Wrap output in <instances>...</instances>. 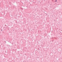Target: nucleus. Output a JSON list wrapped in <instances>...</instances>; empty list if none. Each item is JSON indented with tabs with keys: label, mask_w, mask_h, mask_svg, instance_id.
<instances>
[{
	"label": "nucleus",
	"mask_w": 62,
	"mask_h": 62,
	"mask_svg": "<svg viewBox=\"0 0 62 62\" xmlns=\"http://www.w3.org/2000/svg\"><path fill=\"white\" fill-rule=\"evenodd\" d=\"M1 30V31H2L3 30Z\"/></svg>",
	"instance_id": "f03ea898"
},
{
	"label": "nucleus",
	"mask_w": 62,
	"mask_h": 62,
	"mask_svg": "<svg viewBox=\"0 0 62 62\" xmlns=\"http://www.w3.org/2000/svg\"><path fill=\"white\" fill-rule=\"evenodd\" d=\"M5 42H6V41H5Z\"/></svg>",
	"instance_id": "7ed1b4c3"
},
{
	"label": "nucleus",
	"mask_w": 62,
	"mask_h": 62,
	"mask_svg": "<svg viewBox=\"0 0 62 62\" xmlns=\"http://www.w3.org/2000/svg\"><path fill=\"white\" fill-rule=\"evenodd\" d=\"M57 1V0H55V2H56Z\"/></svg>",
	"instance_id": "f257e3e1"
}]
</instances>
